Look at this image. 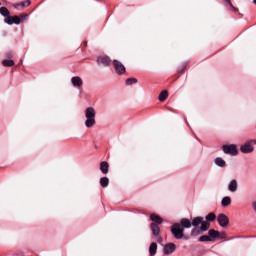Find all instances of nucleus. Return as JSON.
<instances>
[{
    "instance_id": "nucleus-1",
    "label": "nucleus",
    "mask_w": 256,
    "mask_h": 256,
    "mask_svg": "<svg viewBox=\"0 0 256 256\" xmlns=\"http://www.w3.org/2000/svg\"><path fill=\"white\" fill-rule=\"evenodd\" d=\"M211 223L205 222L203 217L198 216L191 220L182 218L180 223H174L171 227V233L175 239H185L186 241L191 237H198L203 235L205 231H209Z\"/></svg>"
},
{
    "instance_id": "nucleus-2",
    "label": "nucleus",
    "mask_w": 256,
    "mask_h": 256,
    "mask_svg": "<svg viewBox=\"0 0 256 256\" xmlns=\"http://www.w3.org/2000/svg\"><path fill=\"white\" fill-rule=\"evenodd\" d=\"M97 116V112L95 111V108L93 107H88L85 110V127H87L88 129H91V127H95V117Z\"/></svg>"
},
{
    "instance_id": "nucleus-3",
    "label": "nucleus",
    "mask_w": 256,
    "mask_h": 256,
    "mask_svg": "<svg viewBox=\"0 0 256 256\" xmlns=\"http://www.w3.org/2000/svg\"><path fill=\"white\" fill-rule=\"evenodd\" d=\"M256 139L248 140L243 145L240 146L241 153L244 155H249V153H253L255 151Z\"/></svg>"
},
{
    "instance_id": "nucleus-4",
    "label": "nucleus",
    "mask_w": 256,
    "mask_h": 256,
    "mask_svg": "<svg viewBox=\"0 0 256 256\" xmlns=\"http://www.w3.org/2000/svg\"><path fill=\"white\" fill-rule=\"evenodd\" d=\"M150 229L152 231L154 241L157 243H163V237H161V228H159V224L151 223Z\"/></svg>"
},
{
    "instance_id": "nucleus-5",
    "label": "nucleus",
    "mask_w": 256,
    "mask_h": 256,
    "mask_svg": "<svg viewBox=\"0 0 256 256\" xmlns=\"http://www.w3.org/2000/svg\"><path fill=\"white\" fill-rule=\"evenodd\" d=\"M222 151L225 153V155H231L232 157H237V155H239V150L235 144L223 145Z\"/></svg>"
},
{
    "instance_id": "nucleus-6",
    "label": "nucleus",
    "mask_w": 256,
    "mask_h": 256,
    "mask_svg": "<svg viewBox=\"0 0 256 256\" xmlns=\"http://www.w3.org/2000/svg\"><path fill=\"white\" fill-rule=\"evenodd\" d=\"M113 67L117 75H125L126 68L123 63L119 62L118 60H113Z\"/></svg>"
},
{
    "instance_id": "nucleus-7",
    "label": "nucleus",
    "mask_w": 256,
    "mask_h": 256,
    "mask_svg": "<svg viewBox=\"0 0 256 256\" xmlns=\"http://www.w3.org/2000/svg\"><path fill=\"white\" fill-rule=\"evenodd\" d=\"M218 225L220 227H227L229 225V217L225 214H219L217 217Z\"/></svg>"
},
{
    "instance_id": "nucleus-8",
    "label": "nucleus",
    "mask_w": 256,
    "mask_h": 256,
    "mask_svg": "<svg viewBox=\"0 0 256 256\" xmlns=\"http://www.w3.org/2000/svg\"><path fill=\"white\" fill-rule=\"evenodd\" d=\"M177 249V246L173 243H168L164 245L163 247V253L164 255H171L172 253H175V250Z\"/></svg>"
},
{
    "instance_id": "nucleus-9",
    "label": "nucleus",
    "mask_w": 256,
    "mask_h": 256,
    "mask_svg": "<svg viewBox=\"0 0 256 256\" xmlns=\"http://www.w3.org/2000/svg\"><path fill=\"white\" fill-rule=\"evenodd\" d=\"M71 84L76 89H81L83 87V79L79 76H74L71 78Z\"/></svg>"
},
{
    "instance_id": "nucleus-10",
    "label": "nucleus",
    "mask_w": 256,
    "mask_h": 256,
    "mask_svg": "<svg viewBox=\"0 0 256 256\" xmlns=\"http://www.w3.org/2000/svg\"><path fill=\"white\" fill-rule=\"evenodd\" d=\"M98 65H103L104 67H109L111 65V58L108 56H100L97 58Z\"/></svg>"
},
{
    "instance_id": "nucleus-11",
    "label": "nucleus",
    "mask_w": 256,
    "mask_h": 256,
    "mask_svg": "<svg viewBox=\"0 0 256 256\" xmlns=\"http://www.w3.org/2000/svg\"><path fill=\"white\" fill-rule=\"evenodd\" d=\"M238 187L239 184L237 183V180L233 179L228 184V191H230V193H235L237 192Z\"/></svg>"
},
{
    "instance_id": "nucleus-12",
    "label": "nucleus",
    "mask_w": 256,
    "mask_h": 256,
    "mask_svg": "<svg viewBox=\"0 0 256 256\" xmlns=\"http://www.w3.org/2000/svg\"><path fill=\"white\" fill-rule=\"evenodd\" d=\"M150 219L153 221L152 223H155L156 225H161L163 223V218L157 214H151Z\"/></svg>"
},
{
    "instance_id": "nucleus-13",
    "label": "nucleus",
    "mask_w": 256,
    "mask_h": 256,
    "mask_svg": "<svg viewBox=\"0 0 256 256\" xmlns=\"http://www.w3.org/2000/svg\"><path fill=\"white\" fill-rule=\"evenodd\" d=\"M29 5H31V0H26L19 4H15L14 7L15 9H18L19 11H21V9H25L26 7H29Z\"/></svg>"
},
{
    "instance_id": "nucleus-14",
    "label": "nucleus",
    "mask_w": 256,
    "mask_h": 256,
    "mask_svg": "<svg viewBox=\"0 0 256 256\" xmlns=\"http://www.w3.org/2000/svg\"><path fill=\"white\" fill-rule=\"evenodd\" d=\"M100 171L103 173V175H107L109 173V163L106 161H103L100 163Z\"/></svg>"
},
{
    "instance_id": "nucleus-15",
    "label": "nucleus",
    "mask_w": 256,
    "mask_h": 256,
    "mask_svg": "<svg viewBox=\"0 0 256 256\" xmlns=\"http://www.w3.org/2000/svg\"><path fill=\"white\" fill-rule=\"evenodd\" d=\"M208 237L210 238V241H215V239H217V237H219V231H217L215 229H210L208 231Z\"/></svg>"
},
{
    "instance_id": "nucleus-16",
    "label": "nucleus",
    "mask_w": 256,
    "mask_h": 256,
    "mask_svg": "<svg viewBox=\"0 0 256 256\" xmlns=\"http://www.w3.org/2000/svg\"><path fill=\"white\" fill-rule=\"evenodd\" d=\"M214 163L215 165H217V167H221V168L226 167L227 165V162H225V160H223V158L221 157L215 158Z\"/></svg>"
},
{
    "instance_id": "nucleus-17",
    "label": "nucleus",
    "mask_w": 256,
    "mask_h": 256,
    "mask_svg": "<svg viewBox=\"0 0 256 256\" xmlns=\"http://www.w3.org/2000/svg\"><path fill=\"white\" fill-rule=\"evenodd\" d=\"M149 253L151 256L157 255V243L152 242L149 247Z\"/></svg>"
},
{
    "instance_id": "nucleus-18",
    "label": "nucleus",
    "mask_w": 256,
    "mask_h": 256,
    "mask_svg": "<svg viewBox=\"0 0 256 256\" xmlns=\"http://www.w3.org/2000/svg\"><path fill=\"white\" fill-rule=\"evenodd\" d=\"M221 205L222 207H229V205H231V197L229 196L223 197L221 200Z\"/></svg>"
},
{
    "instance_id": "nucleus-19",
    "label": "nucleus",
    "mask_w": 256,
    "mask_h": 256,
    "mask_svg": "<svg viewBox=\"0 0 256 256\" xmlns=\"http://www.w3.org/2000/svg\"><path fill=\"white\" fill-rule=\"evenodd\" d=\"M205 219H206V223H210L215 221V219H217V215H215V213L213 212H210L208 215H206Z\"/></svg>"
},
{
    "instance_id": "nucleus-20",
    "label": "nucleus",
    "mask_w": 256,
    "mask_h": 256,
    "mask_svg": "<svg viewBox=\"0 0 256 256\" xmlns=\"http://www.w3.org/2000/svg\"><path fill=\"white\" fill-rule=\"evenodd\" d=\"M167 97H169V92H167V90H164L159 94L158 99L159 101L163 102L167 100Z\"/></svg>"
},
{
    "instance_id": "nucleus-21",
    "label": "nucleus",
    "mask_w": 256,
    "mask_h": 256,
    "mask_svg": "<svg viewBox=\"0 0 256 256\" xmlns=\"http://www.w3.org/2000/svg\"><path fill=\"white\" fill-rule=\"evenodd\" d=\"M0 15H2V17H9V15H11V13L9 12V9H7V7H1L0 8Z\"/></svg>"
},
{
    "instance_id": "nucleus-22",
    "label": "nucleus",
    "mask_w": 256,
    "mask_h": 256,
    "mask_svg": "<svg viewBox=\"0 0 256 256\" xmlns=\"http://www.w3.org/2000/svg\"><path fill=\"white\" fill-rule=\"evenodd\" d=\"M100 185L101 187L105 188V187H109V178L108 177H102L100 179Z\"/></svg>"
},
{
    "instance_id": "nucleus-23",
    "label": "nucleus",
    "mask_w": 256,
    "mask_h": 256,
    "mask_svg": "<svg viewBox=\"0 0 256 256\" xmlns=\"http://www.w3.org/2000/svg\"><path fill=\"white\" fill-rule=\"evenodd\" d=\"M199 243L211 242L209 235H202L198 238Z\"/></svg>"
},
{
    "instance_id": "nucleus-24",
    "label": "nucleus",
    "mask_w": 256,
    "mask_h": 256,
    "mask_svg": "<svg viewBox=\"0 0 256 256\" xmlns=\"http://www.w3.org/2000/svg\"><path fill=\"white\" fill-rule=\"evenodd\" d=\"M12 25H21V18L17 15L12 16Z\"/></svg>"
},
{
    "instance_id": "nucleus-25",
    "label": "nucleus",
    "mask_w": 256,
    "mask_h": 256,
    "mask_svg": "<svg viewBox=\"0 0 256 256\" xmlns=\"http://www.w3.org/2000/svg\"><path fill=\"white\" fill-rule=\"evenodd\" d=\"M4 67H13L15 65V61L13 60H4L2 61Z\"/></svg>"
},
{
    "instance_id": "nucleus-26",
    "label": "nucleus",
    "mask_w": 256,
    "mask_h": 256,
    "mask_svg": "<svg viewBox=\"0 0 256 256\" xmlns=\"http://www.w3.org/2000/svg\"><path fill=\"white\" fill-rule=\"evenodd\" d=\"M135 83H137V78L126 79V85H135Z\"/></svg>"
},
{
    "instance_id": "nucleus-27",
    "label": "nucleus",
    "mask_w": 256,
    "mask_h": 256,
    "mask_svg": "<svg viewBox=\"0 0 256 256\" xmlns=\"http://www.w3.org/2000/svg\"><path fill=\"white\" fill-rule=\"evenodd\" d=\"M4 21L7 23V25H13V16H6Z\"/></svg>"
},
{
    "instance_id": "nucleus-28",
    "label": "nucleus",
    "mask_w": 256,
    "mask_h": 256,
    "mask_svg": "<svg viewBox=\"0 0 256 256\" xmlns=\"http://www.w3.org/2000/svg\"><path fill=\"white\" fill-rule=\"evenodd\" d=\"M217 239H225V232H222V233L218 232Z\"/></svg>"
},
{
    "instance_id": "nucleus-29",
    "label": "nucleus",
    "mask_w": 256,
    "mask_h": 256,
    "mask_svg": "<svg viewBox=\"0 0 256 256\" xmlns=\"http://www.w3.org/2000/svg\"><path fill=\"white\" fill-rule=\"evenodd\" d=\"M226 1H227V3H229L230 7H232V9H234V11H239V9L235 8L233 6V4H231V0H226Z\"/></svg>"
},
{
    "instance_id": "nucleus-30",
    "label": "nucleus",
    "mask_w": 256,
    "mask_h": 256,
    "mask_svg": "<svg viewBox=\"0 0 256 256\" xmlns=\"http://www.w3.org/2000/svg\"><path fill=\"white\" fill-rule=\"evenodd\" d=\"M6 57H7L8 59H11V57H13V53H12V52H7V53H6Z\"/></svg>"
},
{
    "instance_id": "nucleus-31",
    "label": "nucleus",
    "mask_w": 256,
    "mask_h": 256,
    "mask_svg": "<svg viewBox=\"0 0 256 256\" xmlns=\"http://www.w3.org/2000/svg\"><path fill=\"white\" fill-rule=\"evenodd\" d=\"M252 207H253L254 211L256 212V201L252 202Z\"/></svg>"
},
{
    "instance_id": "nucleus-32",
    "label": "nucleus",
    "mask_w": 256,
    "mask_h": 256,
    "mask_svg": "<svg viewBox=\"0 0 256 256\" xmlns=\"http://www.w3.org/2000/svg\"><path fill=\"white\" fill-rule=\"evenodd\" d=\"M253 3H255V4H256V0H253Z\"/></svg>"
}]
</instances>
